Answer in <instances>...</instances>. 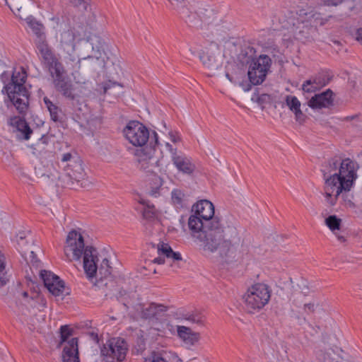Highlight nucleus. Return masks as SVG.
<instances>
[{
    "label": "nucleus",
    "mask_w": 362,
    "mask_h": 362,
    "mask_svg": "<svg viewBox=\"0 0 362 362\" xmlns=\"http://www.w3.org/2000/svg\"><path fill=\"white\" fill-rule=\"evenodd\" d=\"M303 310L307 313H313L315 311V304L313 302L303 303Z\"/></svg>",
    "instance_id": "obj_46"
},
{
    "label": "nucleus",
    "mask_w": 362,
    "mask_h": 362,
    "mask_svg": "<svg viewBox=\"0 0 362 362\" xmlns=\"http://www.w3.org/2000/svg\"><path fill=\"white\" fill-rule=\"evenodd\" d=\"M351 252H352V253H353V257H356V259H359V257H358V255H357V253H358V252H357V251H356V250H352Z\"/></svg>",
    "instance_id": "obj_56"
},
{
    "label": "nucleus",
    "mask_w": 362,
    "mask_h": 362,
    "mask_svg": "<svg viewBox=\"0 0 362 362\" xmlns=\"http://www.w3.org/2000/svg\"><path fill=\"white\" fill-rule=\"evenodd\" d=\"M272 60L267 55H260L253 59L249 65L247 75L250 81L253 85L262 83L271 66Z\"/></svg>",
    "instance_id": "obj_12"
},
{
    "label": "nucleus",
    "mask_w": 362,
    "mask_h": 362,
    "mask_svg": "<svg viewBox=\"0 0 362 362\" xmlns=\"http://www.w3.org/2000/svg\"><path fill=\"white\" fill-rule=\"evenodd\" d=\"M165 259L170 263V266L175 269L181 268L183 262L182 255L174 250H158V257L155 258L153 262L163 264L165 262Z\"/></svg>",
    "instance_id": "obj_19"
},
{
    "label": "nucleus",
    "mask_w": 362,
    "mask_h": 362,
    "mask_svg": "<svg viewBox=\"0 0 362 362\" xmlns=\"http://www.w3.org/2000/svg\"><path fill=\"white\" fill-rule=\"evenodd\" d=\"M45 107L49 112L50 118L55 122H62L64 119V114L62 109L52 102L47 97L43 98Z\"/></svg>",
    "instance_id": "obj_29"
},
{
    "label": "nucleus",
    "mask_w": 362,
    "mask_h": 362,
    "mask_svg": "<svg viewBox=\"0 0 362 362\" xmlns=\"http://www.w3.org/2000/svg\"><path fill=\"white\" fill-rule=\"evenodd\" d=\"M284 103L288 109L294 114L296 120L300 123L303 122L305 119V115L300 109L301 103L297 97L288 95L284 98Z\"/></svg>",
    "instance_id": "obj_25"
},
{
    "label": "nucleus",
    "mask_w": 362,
    "mask_h": 362,
    "mask_svg": "<svg viewBox=\"0 0 362 362\" xmlns=\"http://www.w3.org/2000/svg\"><path fill=\"white\" fill-rule=\"evenodd\" d=\"M41 57L46 64L49 63L51 61H53V59L57 57L52 49L49 50L48 52L45 53V54H43Z\"/></svg>",
    "instance_id": "obj_45"
},
{
    "label": "nucleus",
    "mask_w": 362,
    "mask_h": 362,
    "mask_svg": "<svg viewBox=\"0 0 362 362\" xmlns=\"http://www.w3.org/2000/svg\"><path fill=\"white\" fill-rule=\"evenodd\" d=\"M62 360L63 362H80L77 338H72L67 341L63 349Z\"/></svg>",
    "instance_id": "obj_23"
},
{
    "label": "nucleus",
    "mask_w": 362,
    "mask_h": 362,
    "mask_svg": "<svg viewBox=\"0 0 362 362\" xmlns=\"http://www.w3.org/2000/svg\"><path fill=\"white\" fill-rule=\"evenodd\" d=\"M202 21L205 22V21H206V19L205 18V17H203V18H202Z\"/></svg>",
    "instance_id": "obj_61"
},
{
    "label": "nucleus",
    "mask_w": 362,
    "mask_h": 362,
    "mask_svg": "<svg viewBox=\"0 0 362 362\" xmlns=\"http://www.w3.org/2000/svg\"><path fill=\"white\" fill-rule=\"evenodd\" d=\"M35 45L41 56L52 49L46 42V37L36 40Z\"/></svg>",
    "instance_id": "obj_38"
},
{
    "label": "nucleus",
    "mask_w": 362,
    "mask_h": 362,
    "mask_svg": "<svg viewBox=\"0 0 362 362\" xmlns=\"http://www.w3.org/2000/svg\"><path fill=\"white\" fill-rule=\"evenodd\" d=\"M98 250H84L83 268L89 278H93L97 272Z\"/></svg>",
    "instance_id": "obj_21"
},
{
    "label": "nucleus",
    "mask_w": 362,
    "mask_h": 362,
    "mask_svg": "<svg viewBox=\"0 0 362 362\" xmlns=\"http://www.w3.org/2000/svg\"><path fill=\"white\" fill-rule=\"evenodd\" d=\"M344 0H321L322 4L328 6H337L341 4Z\"/></svg>",
    "instance_id": "obj_49"
},
{
    "label": "nucleus",
    "mask_w": 362,
    "mask_h": 362,
    "mask_svg": "<svg viewBox=\"0 0 362 362\" xmlns=\"http://www.w3.org/2000/svg\"><path fill=\"white\" fill-rule=\"evenodd\" d=\"M165 146L169 151L173 164L178 173L188 177H193L197 167L192 159L182 153H178L177 149L169 142H165Z\"/></svg>",
    "instance_id": "obj_11"
},
{
    "label": "nucleus",
    "mask_w": 362,
    "mask_h": 362,
    "mask_svg": "<svg viewBox=\"0 0 362 362\" xmlns=\"http://www.w3.org/2000/svg\"><path fill=\"white\" fill-rule=\"evenodd\" d=\"M298 16L296 23L294 22V18H289L288 21V25H292L291 28L294 37L302 41L314 40L317 36V26L324 25L327 20L321 18L320 13L313 10H300Z\"/></svg>",
    "instance_id": "obj_4"
},
{
    "label": "nucleus",
    "mask_w": 362,
    "mask_h": 362,
    "mask_svg": "<svg viewBox=\"0 0 362 362\" xmlns=\"http://www.w3.org/2000/svg\"><path fill=\"white\" fill-rule=\"evenodd\" d=\"M199 57L202 64L212 71L221 66L219 47L214 42L206 44L200 50Z\"/></svg>",
    "instance_id": "obj_14"
},
{
    "label": "nucleus",
    "mask_w": 362,
    "mask_h": 362,
    "mask_svg": "<svg viewBox=\"0 0 362 362\" xmlns=\"http://www.w3.org/2000/svg\"><path fill=\"white\" fill-rule=\"evenodd\" d=\"M8 124L13 127V132H18V136L25 140L30 139L33 132L25 119L16 116L9 119Z\"/></svg>",
    "instance_id": "obj_22"
},
{
    "label": "nucleus",
    "mask_w": 362,
    "mask_h": 362,
    "mask_svg": "<svg viewBox=\"0 0 362 362\" xmlns=\"http://www.w3.org/2000/svg\"><path fill=\"white\" fill-rule=\"evenodd\" d=\"M311 83L319 90L325 86L328 83V79L324 74H319L309 79Z\"/></svg>",
    "instance_id": "obj_32"
},
{
    "label": "nucleus",
    "mask_w": 362,
    "mask_h": 362,
    "mask_svg": "<svg viewBox=\"0 0 362 362\" xmlns=\"http://www.w3.org/2000/svg\"><path fill=\"white\" fill-rule=\"evenodd\" d=\"M70 3L75 7H77L80 11H87L89 4L86 0H69Z\"/></svg>",
    "instance_id": "obj_41"
},
{
    "label": "nucleus",
    "mask_w": 362,
    "mask_h": 362,
    "mask_svg": "<svg viewBox=\"0 0 362 362\" xmlns=\"http://www.w3.org/2000/svg\"><path fill=\"white\" fill-rule=\"evenodd\" d=\"M30 262L33 266L38 267L40 264V261L37 259L35 252L31 250L30 252Z\"/></svg>",
    "instance_id": "obj_48"
},
{
    "label": "nucleus",
    "mask_w": 362,
    "mask_h": 362,
    "mask_svg": "<svg viewBox=\"0 0 362 362\" xmlns=\"http://www.w3.org/2000/svg\"><path fill=\"white\" fill-rule=\"evenodd\" d=\"M23 298H27L28 297V293L26 291H24L21 293Z\"/></svg>",
    "instance_id": "obj_58"
},
{
    "label": "nucleus",
    "mask_w": 362,
    "mask_h": 362,
    "mask_svg": "<svg viewBox=\"0 0 362 362\" xmlns=\"http://www.w3.org/2000/svg\"><path fill=\"white\" fill-rule=\"evenodd\" d=\"M168 165H166L164 167H162L160 168L159 171L163 175H167V170H168Z\"/></svg>",
    "instance_id": "obj_54"
},
{
    "label": "nucleus",
    "mask_w": 362,
    "mask_h": 362,
    "mask_svg": "<svg viewBox=\"0 0 362 362\" xmlns=\"http://www.w3.org/2000/svg\"><path fill=\"white\" fill-rule=\"evenodd\" d=\"M22 0H13L11 2V4L9 5L10 8L13 11V12L18 16L20 18H23V16L21 14V11L22 9V6L21 4V1Z\"/></svg>",
    "instance_id": "obj_40"
},
{
    "label": "nucleus",
    "mask_w": 362,
    "mask_h": 362,
    "mask_svg": "<svg viewBox=\"0 0 362 362\" xmlns=\"http://www.w3.org/2000/svg\"><path fill=\"white\" fill-rule=\"evenodd\" d=\"M168 137L172 143L177 144L181 141V137L178 132L169 131Z\"/></svg>",
    "instance_id": "obj_44"
},
{
    "label": "nucleus",
    "mask_w": 362,
    "mask_h": 362,
    "mask_svg": "<svg viewBox=\"0 0 362 362\" xmlns=\"http://www.w3.org/2000/svg\"><path fill=\"white\" fill-rule=\"evenodd\" d=\"M104 42L98 36H93L76 46V36L73 30H66L60 35L59 49L63 52V61L66 71L74 81L85 85L87 76L81 71L82 61H98L104 52Z\"/></svg>",
    "instance_id": "obj_2"
},
{
    "label": "nucleus",
    "mask_w": 362,
    "mask_h": 362,
    "mask_svg": "<svg viewBox=\"0 0 362 362\" xmlns=\"http://www.w3.org/2000/svg\"><path fill=\"white\" fill-rule=\"evenodd\" d=\"M26 78V71L21 67L13 71L11 82L6 86L10 100L21 114H24L28 107V91L23 85Z\"/></svg>",
    "instance_id": "obj_5"
},
{
    "label": "nucleus",
    "mask_w": 362,
    "mask_h": 362,
    "mask_svg": "<svg viewBox=\"0 0 362 362\" xmlns=\"http://www.w3.org/2000/svg\"><path fill=\"white\" fill-rule=\"evenodd\" d=\"M154 138H155V143L156 144H158V137L156 132H153Z\"/></svg>",
    "instance_id": "obj_55"
},
{
    "label": "nucleus",
    "mask_w": 362,
    "mask_h": 362,
    "mask_svg": "<svg viewBox=\"0 0 362 362\" xmlns=\"http://www.w3.org/2000/svg\"><path fill=\"white\" fill-rule=\"evenodd\" d=\"M310 293V288L305 279H301L296 286H293V291L289 297L291 304L296 307H300L304 303V298Z\"/></svg>",
    "instance_id": "obj_18"
},
{
    "label": "nucleus",
    "mask_w": 362,
    "mask_h": 362,
    "mask_svg": "<svg viewBox=\"0 0 362 362\" xmlns=\"http://www.w3.org/2000/svg\"><path fill=\"white\" fill-rule=\"evenodd\" d=\"M271 295L272 289L267 284H255L243 296L245 309L251 313L259 311L269 303Z\"/></svg>",
    "instance_id": "obj_7"
},
{
    "label": "nucleus",
    "mask_w": 362,
    "mask_h": 362,
    "mask_svg": "<svg viewBox=\"0 0 362 362\" xmlns=\"http://www.w3.org/2000/svg\"><path fill=\"white\" fill-rule=\"evenodd\" d=\"M64 175L62 177L64 185L69 187L76 185L83 186V181L86 179L83 162L80 158L73 160V163H66L64 166Z\"/></svg>",
    "instance_id": "obj_13"
},
{
    "label": "nucleus",
    "mask_w": 362,
    "mask_h": 362,
    "mask_svg": "<svg viewBox=\"0 0 362 362\" xmlns=\"http://www.w3.org/2000/svg\"><path fill=\"white\" fill-rule=\"evenodd\" d=\"M89 334H90V337L92 338L93 340H94L95 341L98 343L99 339H98V334L92 332H90Z\"/></svg>",
    "instance_id": "obj_53"
},
{
    "label": "nucleus",
    "mask_w": 362,
    "mask_h": 362,
    "mask_svg": "<svg viewBox=\"0 0 362 362\" xmlns=\"http://www.w3.org/2000/svg\"><path fill=\"white\" fill-rule=\"evenodd\" d=\"M172 4L182 16L189 18L187 3L184 0H173Z\"/></svg>",
    "instance_id": "obj_36"
},
{
    "label": "nucleus",
    "mask_w": 362,
    "mask_h": 362,
    "mask_svg": "<svg viewBox=\"0 0 362 362\" xmlns=\"http://www.w3.org/2000/svg\"><path fill=\"white\" fill-rule=\"evenodd\" d=\"M128 348L124 339L117 337L108 339L100 349L105 362H121L127 355Z\"/></svg>",
    "instance_id": "obj_8"
},
{
    "label": "nucleus",
    "mask_w": 362,
    "mask_h": 362,
    "mask_svg": "<svg viewBox=\"0 0 362 362\" xmlns=\"http://www.w3.org/2000/svg\"><path fill=\"white\" fill-rule=\"evenodd\" d=\"M356 40L362 45V28H359L356 30Z\"/></svg>",
    "instance_id": "obj_51"
},
{
    "label": "nucleus",
    "mask_w": 362,
    "mask_h": 362,
    "mask_svg": "<svg viewBox=\"0 0 362 362\" xmlns=\"http://www.w3.org/2000/svg\"><path fill=\"white\" fill-rule=\"evenodd\" d=\"M205 11H206V13H207L205 15L206 16H209V17H210L211 14H212V11H207V10H206Z\"/></svg>",
    "instance_id": "obj_59"
},
{
    "label": "nucleus",
    "mask_w": 362,
    "mask_h": 362,
    "mask_svg": "<svg viewBox=\"0 0 362 362\" xmlns=\"http://www.w3.org/2000/svg\"><path fill=\"white\" fill-rule=\"evenodd\" d=\"M163 178L159 176H155L148 184V194L155 198L163 196L167 192V189L163 187Z\"/></svg>",
    "instance_id": "obj_28"
},
{
    "label": "nucleus",
    "mask_w": 362,
    "mask_h": 362,
    "mask_svg": "<svg viewBox=\"0 0 362 362\" xmlns=\"http://www.w3.org/2000/svg\"><path fill=\"white\" fill-rule=\"evenodd\" d=\"M45 287L55 296H62L64 290V283L54 274L44 270L40 273Z\"/></svg>",
    "instance_id": "obj_17"
},
{
    "label": "nucleus",
    "mask_w": 362,
    "mask_h": 362,
    "mask_svg": "<svg viewBox=\"0 0 362 362\" xmlns=\"http://www.w3.org/2000/svg\"><path fill=\"white\" fill-rule=\"evenodd\" d=\"M143 216L146 220H154L156 216L154 207L148 206L146 209H145L143 212Z\"/></svg>",
    "instance_id": "obj_43"
},
{
    "label": "nucleus",
    "mask_w": 362,
    "mask_h": 362,
    "mask_svg": "<svg viewBox=\"0 0 362 362\" xmlns=\"http://www.w3.org/2000/svg\"><path fill=\"white\" fill-rule=\"evenodd\" d=\"M65 247L69 249H96L99 245L84 230L76 228L68 232Z\"/></svg>",
    "instance_id": "obj_10"
},
{
    "label": "nucleus",
    "mask_w": 362,
    "mask_h": 362,
    "mask_svg": "<svg viewBox=\"0 0 362 362\" xmlns=\"http://www.w3.org/2000/svg\"><path fill=\"white\" fill-rule=\"evenodd\" d=\"M52 74L55 76V88L63 96L70 100H78L83 93V86L74 87V85L65 78L63 75L69 73L66 71L65 64L63 65L57 57L47 64Z\"/></svg>",
    "instance_id": "obj_6"
},
{
    "label": "nucleus",
    "mask_w": 362,
    "mask_h": 362,
    "mask_svg": "<svg viewBox=\"0 0 362 362\" xmlns=\"http://www.w3.org/2000/svg\"><path fill=\"white\" fill-rule=\"evenodd\" d=\"M13 240H15L19 247H42L41 243L37 239H34L30 235V232L28 230H19Z\"/></svg>",
    "instance_id": "obj_24"
},
{
    "label": "nucleus",
    "mask_w": 362,
    "mask_h": 362,
    "mask_svg": "<svg viewBox=\"0 0 362 362\" xmlns=\"http://www.w3.org/2000/svg\"><path fill=\"white\" fill-rule=\"evenodd\" d=\"M252 100L264 107V105L268 104L271 102V95L267 93L262 94H255Z\"/></svg>",
    "instance_id": "obj_37"
},
{
    "label": "nucleus",
    "mask_w": 362,
    "mask_h": 362,
    "mask_svg": "<svg viewBox=\"0 0 362 362\" xmlns=\"http://www.w3.org/2000/svg\"><path fill=\"white\" fill-rule=\"evenodd\" d=\"M358 165L350 158H332L322 170L325 180L323 191L325 202L334 206L340 196L352 189L357 178Z\"/></svg>",
    "instance_id": "obj_3"
},
{
    "label": "nucleus",
    "mask_w": 362,
    "mask_h": 362,
    "mask_svg": "<svg viewBox=\"0 0 362 362\" xmlns=\"http://www.w3.org/2000/svg\"><path fill=\"white\" fill-rule=\"evenodd\" d=\"M65 255L70 261L79 260L82 256L84 257V250H69V252H65Z\"/></svg>",
    "instance_id": "obj_39"
},
{
    "label": "nucleus",
    "mask_w": 362,
    "mask_h": 362,
    "mask_svg": "<svg viewBox=\"0 0 362 362\" xmlns=\"http://www.w3.org/2000/svg\"><path fill=\"white\" fill-rule=\"evenodd\" d=\"M185 198L184 192L179 189H174L171 192L172 202L175 205L182 206Z\"/></svg>",
    "instance_id": "obj_35"
},
{
    "label": "nucleus",
    "mask_w": 362,
    "mask_h": 362,
    "mask_svg": "<svg viewBox=\"0 0 362 362\" xmlns=\"http://www.w3.org/2000/svg\"><path fill=\"white\" fill-rule=\"evenodd\" d=\"M333 93L331 90L328 89L313 96L308 101V105L314 110L327 108L333 105Z\"/></svg>",
    "instance_id": "obj_20"
},
{
    "label": "nucleus",
    "mask_w": 362,
    "mask_h": 362,
    "mask_svg": "<svg viewBox=\"0 0 362 362\" xmlns=\"http://www.w3.org/2000/svg\"><path fill=\"white\" fill-rule=\"evenodd\" d=\"M73 334V330L69 328L68 325H62L60 327V337L61 340L58 345V346H61L62 344L66 342L69 341L68 339L72 336Z\"/></svg>",
    "instance_id": "obj_33"
},
{
    "label": "nucleus",
    "mask_w": 362,
    "mask_h": 362,
    "mask_svg": "<svg viewBox=\"0 0 362 362\" xmlns=\"http://www.w3.org/2000/svg\"><path fill=\"white\" fill-rule=\"evenodd\" d=\"M302 90L304 93H312L317 91L318 89L315 86L314 83H311L308 79L303 82Z\"/></svg>",
    "instance_id": "obj_42"
},
{
    "label": "nucleus",
    "mask_w": 362,
    "mask_h": 362,
    "mask_svg": "<svg viewBox=\"0 0 362 362\" xmlns=\"http://www.w3.org/2000/svg\"><path fill=\"white\" fill-rule=\"evenodd\" d=\"M151 362H168L166 359L160 356L159 354L153 353L152 354V359Z\"/></svg>",
    "instance_id": "obj_50"
},
{
    "label": "nucleus",
    "mask_w": 362,
    "mask_h": 362,
    "mask_svg": "<svg viewBox=\"0 0 362 362\" xmlns=\"http://www.w3.org/2000/svg\"><path fill=\"white\" fill-rule=\"evenodd\" d=\"M108 88H110V86H105V92H106V91H107V89Z\"/></svg>",
    "instance_id": "obj_60"
},
{
    "label": "nucleus",
    "mask_w": 362,
    "mask_h": 362,
    "mask_svg": "<svg viewBox=\"0 0 362 362\" xmlns=\"http://www.w3.org/2000/svg\"><path fill=\"white\" fill-rule=\"evenodd\" d=\"M33 329H35V327L33 325ZM30 329H32V327H30Z\"/></svg>",
    "instance_id": "obj_62"
},
{
    "label": "nucleus",
    "mask_w": 362,
    "mask_h": 362,
    "mask_svg": "<svg viewBox=\"0 0 362 362\" xmlns=\"http://www.w3.org/2000/svg\"><path fill=\"white\" fill-rule=\"evenodd\" d=\"M185 320L201 327L204 325V317L199 313L187 314L186 315Z\"/></svg>",
    "instance_id": "obj_34"
},
{
    "label": "nucleus",
    "mask_w": 362,
    "mask_h": 362,
    "mask_svg": "<svg viewBox=\"0 0 362 362\" xmlns=\"http://www.w3.org/2000/svg\"><path fill=\"white\" fill-rule=\"evenodd\" d=\"M157 249L164 250V249H172V248L170 245H168V243H165L164 242H160L157 245Z\"/></svg>",
    "instance_id": "obj_52"
},
{
    "label": "nucleus",
    "mask_w": 362,
    "mask_h": 362,
    "mask_svg": "<svg viewBox=\"0 0 362 362\" xmlns=\"http://www.w3.org/2000/svg\"><path fill=\"white\" fill-rule=\"evenodd\" d=\"M177 335L187 345L193 346L197 343L200 339L199 332H193L189 327L185 326H177Z\"/></svg>",
    "instance_id": "obj_27"
},
{
    "label": "nucleus",
    "mask_w": 362,
    "mask_h": 362,
    "mask_svg": "<svg viewBox=\"0 0 362 362\" xmlns=\"http://www.w3.org/2000/svg\"><path fill=\"white\" fill-rule=\"evenodd\" d=\"M226 77L229 78V75L228 74H226Z\"/></svg>",
    "instance_id": "obj_63"
},
{
    "label": "nucleus",
    "mask_w": 362,
    "mask_h": 362,
    "mask_svg": "<svg viewBox=\"0 0 362 362\" xmlns=\"http://www.w3.org/2000/svg\"><path fill=\"white\" fill-rule=\"evenodd\" d=\"M124 138L132 146L144 148L149 139L148 129L138 121L129 122L123 129Z\"/></svg>",
    "instance_id": "obj_9"
},
{
    "label": "nucleus",
    "mask_w": 362,
    "mask_h": 362,
    "mask_svg": "<svg viewBox=\"0 0 362 362\" xmlns=\"http://www.w3.org/2000/svg\"><path fill=\"white\" fill-rule=\"evenodd\" d=\"M188 227L194 242L204 247H230L238 238L234 226L224 228L220 218L215 216L213 203L206 199L197 202L192 206Z\"/></svg>",
    "instance_id": "obj_1"
},
{
    "label": "nucleus",
    "mask_w": 362,
    "mask_h": 362,
    "mask_svg": "<svg viewBox=\"0 0 362 362\" xmlns=\"http://www.w3.org/2000/svg\"><path fill=\"white\" fill-rule=\"evenodd\" d=\"M25 21L29 26V28L32 30L33 33L36 35L37 40H40L45 37V35L44 33V26L42 23L37 21L32 16H28L25 19Z\"/></svg>",
    "instance_id": "obj_30"
},
{
    "label": "nucleus",
    "mask_w": 362,
    "mask_h": 362,
    "mask_svg": "<svg viewBox=\"0 0 362 362\" xmlns=\"http://www.w3.org/2000/svg\"><path fill=\"white\" fill-rule=\"evenodd\" d=\"M341 220L335 215L329 216L325 219V223L331 230H339L340 228Z\"/></svg>",
    "instance_id": "obj_31"
},
{
    "label": "nucleus",
    "mask_w": 362,
    "mask_h": 362,
    "mask_svg": "<svg viewBox=\"0 0 362 362\" xmlns=\"http://www.w3.org/2000/svg\"><path fill=\"white\" fill-rule=\"evenodd\" d=\"M76 158H78L76 156H73V155L70 153H66L63 154L62 158V163H73V160H75Z\"/></svg>",
    "instance_id": "obj_47"
},
{
    "label": "nucleus",
    "mask_w": 362,
    "mask_h": 362,
    "mask_svg": "<svg viewBox=\"0 0 362 362\" xmlns=\"http://www.w3.org/2000/svg\"><path fill=\"white\" fill-rule=\"evenodd\" d=\"M103 264H104L107 267H109L107 259L105 258L103 261Z\"/></svg>",
    "instance_id": "obj_57"
},
{
    "label": "nucleus",
    "mask_w": 362,
    "mask_h": 362,
    "mask_svg": "<svg viewBox=\"0 0 362 362\" xmlns=\"http://www.w3.org/2000/svg\"><path fill=\"white\" fill-rule=\"evenodd\" d=\"M134 156L137 162L138 168L146 173H154L158 167V160L155 156V149L151 147H144L136 148Z\"/></svg>",
    "instance_id": "obj_15"
},
{
    "label": "nucleus",
    "mask_w": 362,
    "mask_h": 362,
    "mask_svg": "<svg viewBox=\"0 0 362 362\" xmlns=\"http://www.w3.org/2000/svg\"><path fill=\"white\" fill-rule=\"evenodd\" d=\"M206 256L214 262L229 269L241 261L240 250H208Z\"/></svg>",
    "instance_id": "obj_16"
},
{
    "label": "nucleus",
    "mask_w": 362,
    "mask_h": 362,
    "mask_svg": "<svg viewBox=\"0 0 362 362\" xmlns=\"http://www.w3.org/2000/svg\"><path fill=\"white\" fill-rule=\"evenodd\" d=\"M141 307V317L144 319L157 317L167 310V308L162 304L151 303L147 306Z\"/></svg>",
    "instance_id": "obj_26"
}]
</instances>
